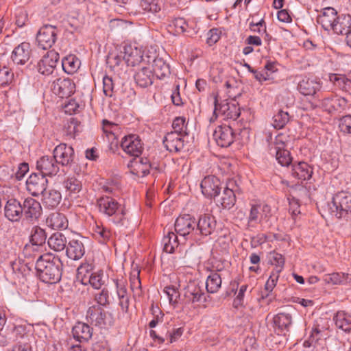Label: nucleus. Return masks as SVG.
Wrapping results in <instances>:
<instances>
[{
	"label": "nucleus",
	"instance_id": "nucleus-8",
	"mask_svg": "<svg viewBox=\"0 0 351 351\" xmlns=\"http://www.w3.org/2000/svg\"><path fill=\"white\" fill-rule=\"evenodd\" d=\"M59 30L56 25L46 24L41 27L36 34L38 47L47 50L56 42Z\"/></svg>",
	"mask_w": 351,
	"mask_h": 351
},
{
	"label": "nucleus",
	"instance_id": "nucleus-48",
	"mask_svg": "<svg viewBox=\"0 0 351 351\" xmlns=\"http://www.w3.org/2000/svg\"><path fill=\"white\" fill-rule=\"evenodd\" d=\"M43 246L37 245L36 244L29 243L26 244L23 250V254L26 258H35L38 257L39 258L40 256H43L41 254L43 252Z\"/></svg>",
	"mask_w": 351,
	"mask_h": 351
},
{
	"label": "nucleus",
	"instance_id": "nucleus-3",
	"mask_svg": "<svg viewBox=\"0 0 351 351\" xmlns=\"http://www.w3.org/2000/svg\"><path fill=\"white\" fill-rule=\"evenodd\" d=\"M239 96L241 93L233 95L231 91H229L228 97L232 99L230 101L228 99L219 100L217 96H215L213 114L210 121H214L219 116L222 117L223 119L236 120L241 114L238 103L236 102L237 97Z\"/></svg>",
	"mask_w": 351,
	"mask_h": 351
},
{
	"label": "nucleus",
	"instance_id": "nucleus-44",
	"mask_svg": "<svg viewBox=\"0 0 351 351\" xmlns=\"http://www.w3.org/2000/svg\"><path fill=\"white\" fill-rule=\"evenodd\" d=\"M329 80L335 86L343 91L348 92L351 90V80L344 75L337 73L330 74Z\"/></svg>",
	"mask_w": 351,
	"mask_h": 351
},
{
	"label": "nucleus",
	"instance_id": "nucleus-38",
	"mask_svg": "<svg viewBox=\"0 0 351 351\" xmlns=\"http://www.w3.org/2000/svg\"><path fill=\"white\" fill-rule=\"evenodd\" d=\"M152 69V73L160 80L168 77L171 73L169 64L162 58L157 57L153 60Z\"/></svg>",
	"mask_w": 351,
	"mask_h": 351
},
{
	"label": "nucleus",
	"instance_id": "nucleus-13",
	"mask_svg": "<svg viewBox=\"0 0 351 351\" xmlns=\"http://www.w3.org/2000/svg\"><path fill=\"white\" fill-rule=\"evenodd\" d=\"M36 167L40 174L45 178L55 176L60 171L59 165L53 156H43L39 158L36 161Z\"/></svg>",
	"mask_w": 351,
	"mask_h": 351
},
{
	"label": "nucleus",
	"instance_id": "nucleus-24",
	"mask_svg": "<svg viewBox=\"0 0 351 351\" xmlns=\"http://www.w3.org/2000/svg\"><path fill=\"white\" fill-rule=\"evenodd\" d=\"M30 56V44L23 42L14 49L11 54V59L16 65H24L29 61Z\"/></svg>",
	"mask_w": 351,
	"mask_h": 351
},
{
	"label": "nucleus",
	"instance_id": "nucleus-4",
	"mask_svg": "<svg viewBox=\"0 0 351 351\" xmlns=\"http://www.w3.org/2000/svg\"><path fill=\"white\" fill-rule=\"evenodd\" d=\"M287 136L282 134H278L274 141L269 144V152L275 156L278 163L283 167H288L291 164L292 158L289 151L287 149Z\"/></svg>",
	"mask_w": 351,
	"mask_h": 351
},
{
	"label": "nucleus",
	"instance_id": "nucleus-11",
	"mask_svg": "<svg viewBox=\"0 0 351 351\" xmlns=\"http://www.w3.org/2000/svg\"><path fill=\"white\" fill-rule=\"evenodd\" d=\"M53 156L58 165L63 167H71L75 157L73 148L66 143L57 145L53 151Z\"/></svg>",
	"mask_w": 351,
	"mask_h": 351
},
{
	"label": "nucleus",
	"instance_id": "nucleus-1",
	"mask_svg": "<svg viewBox=\"0 0 351 351\" xmlns=\"http://www.w3.org/2000/svg\"><path fill=\"white\" fill-rule=\"evenodd\" d=\"M62 263L54 254L47 253L37 258L35 269L39 278L45 283L53 284L60 281Z\"/></svg>",
	"mask_w": 351,
	"mask_h": 351
},
{
	"label": "nucleus",
	"instance_id": "nucleus-18",
	"mask_svg": "<svg viewBox=\"0 0 351 351\" xmlns=\"http://www.w3.org/2000/svg\"><path fill=\"white\" fill-rule=\"evenodd\" d=\"M213 138L219 146L227 147L234 142L235 133L230 125H219L213 132Z\"/></svg>",
	"mask_w": 351,
	"mask_h": 351
},
{
	"label": "nucleus",
	"instance_id": "nucleus-34",
	"mask_svg": "<svg viewBox=\"0 0 351 351\" xmlns=\"http://www.w3.org/2000/svg\"><path fill=\"white\" fill-rule=\"evenodd\" d=\"M292 176L300 180H308L313 175V168L305 162L292 165Z\"/></svg>",
	"mask_w": 351,
	"mask_h": 351
},
{
	"label": "nucleus",
	"instance_id": "nucleus-54",
	"mask_svg": "<svg viewBox=\"0 0 351 351\" xmlns=\"http://www.w3.org/2000/svg\"><path fill=\"white\" fill-rule=\"evenodd\" d=\"M79 121L75 118H71L64 126L66 135L74 138L76 134L79 132Z\"/></svg>",
	"mask_w": 351,
	"mask_h": 351
},
{
	"label": "nucleus",
	"instance_id": "nucleus-9",
	"mask_svg": "<svg viewBox=\"0 0 351 351\" xmlns=\"http://www.w3.org/2000/svg\"><path fill=\"white\" fill-rule=\"evenodd\" d=\"M92 269V265L82 264L77 268L78 277H81V281L83 285H86L89 284L93 288L99 289L104 284L103 273L101 271L90 273V271Z\"/></svg>",
	"mask_w": 351,
	"mask_h": 351
},
{
	"label": "nucleus",
	"instance_id": "nucleus-39",
	"mask_svg": "<svg viewBox=\"0 0 351 351\" xmlns=\"http://www.w3.org/2000/svg\"><path fill=\"white\" fill-rule=\"evenodd\" d=\"M47 223L53 229L64 230L68 227V220L65 215L58 212L50 214L47 219Z\"/></svg>",
	"mask_w": 351,
	"mask_h": 351
},
{
	"label": "nucleus",
	"instance_id": "nucleus-2",
	"mask_svg": "<svg viewBox=\"0 0 351 351\" xmlns=\"http://www.w3.org/2000/svg\"><path fill=\"white\" fill-rule=\"evenodd\" d=\"M99 213L108 217L109 221L117 226L128 225V219L123 205L110 196H102L97 200Z\"/></svg>",
	"mask_w": 351,
	"mask_h": 351
},
{
	"label": "nucleus",
	"instance_id": "nucleus-61",
	"mask_svg": "<svg viewBox=\"0 0 351 351\" xmlns=\"http://www.w3.org/2000/svg\"><path fill=\"white\" fill-rule=\"evenodd\" d=\"M95 234L101 243H106L112 237L111 231L108 228L99 226L96 228Z\"/></svg>",
	"mask_w": 351,
	"mask_h": 351
},
{
	"label": "nucleus",
	"instance_id": "nucleus-49",
	"mask_svg": "<svg viewBox=\"0 0 351 351\" xmlns=\"http://www.w3.org/2000/svg\"><path fill=\"white\" fill-rule=\"evenodd\" d=\"M290 116L288 112L279 110L273 117L272 125L274 128L280 130L283 128L289 121Z\"/></svg>",
	"mask_w": 351,
	"mask_h": 351
},
{
	"label": "nucleus",
	"instance_id": "nucleus-29",
	"mask_svg": "<svg viewBox=\"0 0 351 351\" xmlns=\"http://www.w3.org/2000/svg\"><path fill=\"white\" fill-rule=\"evenodd\" d=\"M337 17V12L332 7L323 9L322 14L317 18V23L320 24L325 30H330Z\"/></svg>",
	"mask_w": 351,
	"mask_h": 351
},
{
	"label": "nucleus",
	"instance_id": "nucleus-32",
	"mask_svg": "<svg viewBox=\"0 0 351 351\" xmlns=\"http://www.w3.org/2000/svg\"><path fill=\"white\" fill-rule=\"evenodd\" d=\"M326 332L324 330H321L317 327L313 328L308 339L304 341L305 346L310 347L311 346L317 348L321 346L323 349L326 344Z\"/></svg>",
	"mask_w": 351,
	"mask_h": 351
},
{
	"label": "nucleus",
	"instance_id": "nucleus-33",
	"mask_svg": "<svg viewBox=\"0 0 351 351\" xmlns=\"http://www.w3.org/2000/svg\"><path fill=\"white\" fill-rule=\"evenodd\" d=\"M331 29L337 34L346 35L351 29V15L341 14L337 16Z\"/></svg>",
	"mask_w": 351,
	"mask_h": 351
},
{
	"label": "nucleus",
	"instance_id": "nucleus-52",
	"mask_svg": "<svg viewBox=\"0 0 351 351\" xmlns=\"http://www.w3.org/2000/svg\"><path fill=\"white\" fill-rule=\"evenodd\" d=\"M173 131L171 132L179 133V134L187 136V123L184 117H178L174 119L172 123Z\"/></svg>",
	"mask_w": 351,
	"mask_h": 351
},
{
	"label": "nucleus",
	"instance_id": "nucleus-22",
	"mask_svg": "<svg viewBox=\"0 0 351 351\" xmlns=\"http://www.w3.org/2000/svg\"><path fill=\"white\" fill-rule=\"evenodd\" d=\"M5 217L12 222H19L23 217L22 202L19 199L9 198L4 206Z\"/></svg>",
	"mask_w": 351,
	"mask_h": 351
},
{
	"label": "nucleus",
	"instance_id": "nucleus-45",
	"mask_svg": "<svg viewBox=\"0 0 351 351\" xmlns=\"http://www.w3.org/2000/svg\"><path fill=\"white\" fill-rule=\"evenodd\" d=\"M221 278L220 275L216 272H211L207 277L206 281V289L208 293H215L221 287Z\"/></svg>",
	"mask_w": 351,
	"mask_h": 351
},
{
	"label": "nucleus",
	"instance_id": "nucleus-26",
	"mask_svg": "<svg viewBox=\"0 0 351 351\" xmlns=\"http://www.w3.org/2000/svg\"><path fill=\"white\" fill-rule=\"evenodd\" d=\"M184 135L176 132H169L165 137L163 144L170 152H178L181 151L184 145Z\"/></svg>",
	"mask_w": 351,
	"mask_h": 351
},
{
	"label": "nucleus",
	"instance_id": "nucleus-63",
	"mask_svg": "<svg viewBox=\"0 0 351 351\" xmlns=\"http://www.w3.org/2000/svg\"><path fill=\"white\" fill-rule=\"evenodd\" d=\"M114 82L112 77L104 76L103 77V91L106 96L112 97L114 92Z\"/></svg>",
	"mask_w": 351,
	"mask_h": 351
},
{
	"label": "nucleus",
	"instance_id": "nucleus-36",
	"mask_svg": "<svg viewBox=\"0 0 351 351\" xmlns=\"http://www.w3.org/2000/svg\"><path fill=\"white\" fill-rule=\"evenodd\" d=\"M269 210V207L267 205H252L247 217L248 225L252 227L256 226L263 217V213Z\"/></svg>",
	"mask_w": 351,
	"mask_h": 351
},
{
	"label": "nucleus",
	"instance_id": "nucleus-60",
	"mask_svg": "<svg viewBox=\"0 0 351 351\" xmlns=\"http://www.w3.org/2000/svg\"><path fill=\"white\" fill-rule=\"evenodd\" d=\"M339 128L344 134H351V114L342 117L339 120Z\"/></svg>",
	"mask_w": 351,
	"mask_h": 351
},
{
	"label": "nucleus",
	"instance_id": "nucleus-10",
	"mask_svg": "<svg viewBox=\"0 0 351 351\" xmlns=\"http://www.w3.org/2000/svg\"><path fill=\"white\" fill-rule=\"evenodd\" d=\"M197 221L189 215L179 216L175 222V230L178 234L183 237H189L195 239Z\"/></svg>",
	"mask_w": 351,
	"mask_h": 351
},
{
	"label": "nucleus",
	"instance_id": "nucleus-30",
	"mask_svg": "<svg viewBox=\"0 0 351 351\" xmlns=\"http://www.w3.org/2000/svg\"><path fill=\"white\" fill-rule=\"evenodd\" d=\"M123 53L125 63L128 66H134L145 61L143 58V51L137 47H134L131 45L126 46L124 47Z\"/></svg>",
	"mask_w": 351,
	"mask_h": 351
},
{
	"label": "nucleus",
	"instance_id": "nucleus-37",
	"mask_svg": "<svg viewBox=\"0 0 351 351\" xmlns=\"http://www.w3.org/2000/svg\"><path fill=\"white\" fill-rule=\"evenodd\" d=\"M134 78L138 86L145 88L152 84L154 74L149 68L143 66L135 73Z\"/></svg>",
	"mask_w": 351,
	"mask_h": 351
},
{
	"label": "nucleus",
	"instance_id": "nucleus-59",
	"mask_svg": "<svg viewBox=\"0 0 351 351\" xmlns=\"http://www.w3.org/2000/svg\"><path fill=\"white\" fill-rule=\"evenodd\" d=\"M110 293L107 289H103L94 295V299L99 306H107L109 305Z\"/></svg>",
	"mask_w": 351,
	"mask_h": 351
},
{
	"label": "nucleus",
	"instance_id": "nucleus-53",
	"mask_svg": "<svg viewBox=\"0 0 351 351\" xmlns=\"http://www.w3.org/2000/svg\"><path fill=\"white\" fill-rule=\"evenodd\" d=\"M139 271H133L130 276V287L134 295L141 296V282L139 277Z\"/></svg>",
	"mask_w": 351,
	"mask_h": 351
},
{
	"label": "nucleus",
	"instance_id": "nucleus-41",
	"mask_svg": "<svg viewBox=\"0 0 351 351\" xmlns=\"http://www.w3.org/2000/svg\"><path fill=\"white\" fill-rule=\"evenodd\" d=\"M335 325L346 332H351V315L345 311H338L333 317Z\"/></svg>",
	"mask_w": 351,
	"mask_h": 351
},
{
	"label": "nucleus",
	"instance_id": "nucleus-5",
	"mask_svg": "<svg viewBox=\"0 0 351 351\" xmlns=\"http://www.w3.org/2000/svg\"><path fill=\"white\" fill-rule=\"evenodd\" d=\"M86 319L90 324L101 328L111 326L114 323L112 314L95 304L88 308Z\"/></svg>",
	"mask_w": 351,
	"mask_h": 351
},
{
	"label": "nucleus",
	"instance_id": "nucleus-20",
	"mask_svg": "<svg viewBox=\"0 0 351 351\" xmlns=\"http://www.w3.org/2000/svg\"><path fill=\"white\" fill-rule=\"evenodd\" d=\"M84 240L85 238L77 236L68 241L65 249L68 258L73 261H78L84 256L86 252Z\"/></svg>",
	"mask_w": 351,
	"mask_h": 351
},
{
	"label": "nucleus",
	"instance_id": "nucleus-55",
	"mask_svg": "<svg viewBox=\"0 0 351 351\" xmlns=\"http://www.w3.org/2000/svg\"><path fill=\"white\" fill-rule=\"evenodd\" d=\"M14 79V73L6 66L0 68V86H5L10 84Z\"/></svg>",
	"mask_w": 351,
	"mask_h": 351
},
{
	"label": "nucleus",
	"instance_id": "nucleus-42",
	"mask_svg": "<svg viewBox=\"0 0 351 351\" xmlns=\"http://www.w3.org/2000/svg\"><path fill=\"white\" fill-rule=\"evenodd\" d=\"M81 62L75 55L70 54L62 60V67L68 74L75 73L80 68Z\"/></svg>",
	"mask_w": 351,
	"mask_h": 351
},
{
	"label": "nucleus",
	"instance_id": "nucleus-21",
	"mask_svg": "<svg viewBox=\"0 0 351 351\" xmlns=\"http://www.w3.org/2000/svg\"><path fill=\"white\" fill-rule=\"evenodd\" d=\"M23 217L26 220L34 221L42 214V206L39 202L32 197H27L22 202Z\"/></svg>",
	"mask_w": 351,
	"mask_h": 351
},
{
	"label": "nucleus",
	"instance_id": "nucleus-51",
	"mask_svg": "<svg viewBox=\"0 0 351 351\" xmlns=\"http://www.w3.org/2000/svg\"><path fill=\"white\" fill-rule=\"evenodd\" d=\"M164 251L167 253H173L175 247H178V236L173 232H169L162 239Z\"/></svg>",
	"mask_w": 351,
	"mask_h": 351
},
{
	"label": "nucleus",
	"instance_id": "nucleus-57",
	"mask_svg": "<svg viewBox=\"0 0 351 351\" xmlns=\"http://www.w3.org/2000/svg\"><path fill=\"white\" fill-rule=\"evenodd\" d=\"M139 5L145 11L156 13L160 10V6L156 0H138Z\"/></svg>",
	"mask_w": 351,
	"mask_h": 351
},
{
	"label": "nucleus",
	"instance_id": "nucleus-7",
	"mask_svg": "<svg viewBox=\"0 0 351 351\" xmlns=\"http://www.w3.org/2000/svg\"><path fill=\"white\" fill-rule=\"evenodd\" d=\"M223 189V192L217 202L221 208L230 209L235 204L237 195L241 193V189L237 181L234 179L228 180Z\"/></svg>",
	"mask_w": 351,
	"mask_h": 351
},
{
	"label": "nucleus",
	"instance_id": "nucleus-27",
	"mask_svg": "<svg viewBox=\"0 0 351 351\" xmlns=\"http://www.w3.org/2000/svg\"><path fill=\"white\" fill-rule=\"evenodd\" d=\"M274 326L276 332L278 335H285L289 331L292 324V316L289 313H279L273 318Z\"/></svg>",
	"mask_w": 351,
	"mask_h": 351
},
{
	"label": "nucleus",
	"instance_id": "nucleus-17",
	"mask_svg": "<svg viewBox=\"0 0 351 351\" xmlns=\"http://www.w3.org/2000/svg\"><path fill=\"white\" fill-rule=\"evenodd\" d=\"M52 92L61 98L69 97L75 91V84L71 79L58 78L51 86Z\"/></svg>",
	"mask_w": 351,
	"mask_h": 351
},
{
	"label": "nucleus",
	"instance_id": "nucleus-28",
	"mask_svg": "<svg viewBox=\"0 0 351 351\" xmlns=\"http://www.w3.org/2000/svg\"><path fill=\"white\" fill-rule=\"evenodd\" d=\"M184 297L191 303H204L206 295L201 287L196 283H190L185 289Z\"/></svg>",
	"mask_w": 351,
	"mask_h": 351
},
{
	"label": "nucleus",
	"instance_id": "nucleus-58",
	"mask_svg": "<svg viewBox=\"0 0 351 351\" xmlns=\"http://www.w3.org/2000/svg\"><path fill=\"white\" fill-rule=\"evenodd\" d=\"M117 293L119 300V305L120 306L122 311L128 313L130 304V296L128 293L127 289L117 291Z\"/></svg>",
	"mask_w": 351,
	"mask_h": 351
},
{
	"label": "nucleus",
	"instance_id": "nucleus-40",
	"mask_svg": "<svg viewBox=\"0 0 351 351\" xmlns=\"http://www.w3.org/2000/svg\"><path fill=\"white\" fill-rule=\"evenodd\" d=\"M67 243L66 237L61 232L53 233L47 241L49 247L56 252H61L65 250Z\"/></svg>",
	"mask_w": 351,
	"mask_h": 351
},
{
	"label": "nucleus",
	"instance_id": "nucleus-62",
	"mask_svg": "<svg viewBox=\"0 0 351 351\" xmlns=\"http://www.w3.org/2000/svg\"><path fill=\"white\" fill-rule=\"evenodd\" d=\"M170 27H173L178 34L183 33L187 31L189 27L188 23L183 18H176L171 21Z\"/></svg>",
	"mask_w": 351,
	"mask_h": 351
},
{
	"label": "nucleus",
	"instance_id": "nucleus-35",
	"mask_svg": "<svg viewBox=\"0 0 351 351\" xmlns=\"http://www.w3.org/2000/svg\"><path fill=\"white\" fill-rule=\"evenodd\" d=\"M42 202L45 207L49 208H56L62 200V195L58 190L50 189L43 192Z\"/></svg>",
	"mask_w": 351,
	"mask_h": 351
},
{
	"label": "nucleus",
	"instance_id": "nucleus-56",
	"mask_svg": "<svg viewBox=\"0 0 351 351\" xmlns=\"http://www.w3.org/2000/svg\"><path fill=\"white\" fill-rule=\"evenodd\" d=\"M10 335L12 339V342L14 341H21V339H25V328L23 326H15V325H10Z\"/></svg>",
	"mask_w": 351,
	"mask_h": 351
},
{
	"label": "nucleus",
	"instance_id": "nucleus-25",
	"mask_svg": "<svg viewBox=\"0 0 351 351\" xmlns=\"http://www.w3.org/2000/svg\"><path fill=\"white\" fill-rule=\"evenodd\" d=\"M322 88L319 80L307 77H303L298 84L299 92L306 96H314Z\"/></svg>",
	"mask_w": 351,
	"mask_h": 351
},
{
	"label": "nucleus",
	"instance_id": "nucleus-12",
	"mask_svg": "<svg viewBox=\"0 0 351 351\" xmlns=\"http://www.w3.org/2000/svg\"><path fill=\"white\" fill-rule=\"evenodd\" d=\"M348 101L337 95H330L321 100V105L330 114L341 113L348 108Z\"/></svg>",
	"mask_w": 351,
	"mask_h": 351
},
{
	"label": "nucleus",
	"instance_id": "nucleus-47",
	"mask_svg": "<svg viewBox=\"0 0 351 351\" xmlns=\"http://www.w3.org/2000/svg\"><path fill=\"white\" fill-rule=\"evenodd\" d=\"M125 62L124 53H110L106 58V64L112 70H115Z\"/></svg>",
	"mask_w": 351,
	"mask_h": 351
},
{
	"label": "nucleus",
	"instance_id": "nucleus-23",
	"mask_svg": "<svg viewBox=\"0 0 351 351\" xmlns=\"http://www.w3.org/2000/svg\"><path fill=\"white\" fill-rule=\"evenodd\" d=\"M216 228V220L214 216L209 214L202 215L197 222L195 233L198 235L208 236L211 234Z\"/></svg>",
	"mask_w": 351,
	"mask_h": 351
},
{
	"label": "nucleus",
	"instance_id": "nucleus-31",
	"mask_svg": "<svg viewBox=\"0 0 351 351\" xmlns=\"http://www.w3.org/2000/svg\"><path fill=\"white\" fill-rule=\"evenodd\" d=\"M74 339L80 342H86L93 336V328L88 324L77 323L72 329Z\"/></svg>",
	"mask_w": 351,
	"mask_h": 351
},
{
	"label": "nucleus",
	"instance_id": "nucleus-16",
	"mask_svg": "<svg viewBox=\"0 0 351 351\" xmlns=\"http://www.w3.org/2000/svg\"><path fill=\"white\" fill-rule=\"evenodd\" d=\"M59 53L54 50L49 51L37 65L38 71L44 75H49L54 72L59 61Z\"/></svg>",
	"mask_w": 351,
	"mask_h": 351
},
{
	"label": "nucleus",
	"instance_id": "nucleus-6",
	"mask_svg": "<svg viewBox=\"0 0 351 351\" xmlns=\"http://www.w3.org/2000/svg\"><path fill=\"white\" fill-rule=\"evenodd\" d=\"M330 210L338 219L346 217L351 211V194L345 191L336 193L332 197Z\"/></svg>",
	"mask_w": 351,
	"mask_h": 351
},
{
	"label": "nucleus",
	"instance_id": "nucleus-19",
	"mask_svg": "<svg viewBox=\"0 0 351 351\" xmlns=\"http://www.w3.org/2000/svg\"><path fill=\"white\" fill-rule=\"evenodd\" d=\"M121 147L125 153L134 157L140 156L143 149L141 140L136 134L124 136L121 140Z\"/></svg>",
	"mask_w": 351,
	"mask_h": 351
},
{
	"label": "nucleus",
	"instance_id": "nucleus-46",
	"mask_svg": "<svg viewBox=\"0 0 351 351\" xmlns=\"http://www.w3.org/2000/svg\"><path fill=\"white\" fill-rule=\"evenodd\" d=\"M47 235L45 231L39 226H34L31 231L29 242L37 245L43 246L45 243Z\"/></svg>",
	"mask_w": 351,
	"mask_h": 351
},
{
	"label": "nucleus",
	"instance_id": "nucleus-64",
	"mask_svg": "<svg viewBox=\"0 0 351 351\" xmlns=\"http://www.w3.org/2000/svg\"><path fill=\"white\" fill-rule=\"evenodd\" d=\"M102 128L107 136H112L114 137V132L118 129V125L113 122L104 119L102 121Z\"/></svg>",
	"mask_w": 351,
	"mask_h": 351
},
{
	"label": "nucleus",
	"instance_id": "nucleus-50",
	"mask_svg": "<svg viewBox=\"0 0 351 351\" xmlns=\"http://www.w3.org/2000/svg\"><path fill=\"white\" fill-rule=\"evenodd\" d=\"M64 188L70 195H76L81 191L82 184L81 182L74 177L68 178L63 183Z\"/></svg>",
	"mask_w": 351,
	"mask_h": 351
},
{
	"label": "nucleus",
	"instance_id": "nucleus-15",
	"mask_svg": "<svg viewBox=\"0 0 351 351\" xmlns=\"http://www.w3.org/2000/svg\"><path fill=\"white\" fill-rule=\"evenodd\" d=\"M221 184L219 179L216 176H206L201 182L202 193L207 198L215 199L220 195L222 189Z\"/></svg>",
	"mask_w": 351,
	"mask_h": 351
},
{
	"label": "nucleus",
	"instance_id": "nucleus-43",
	"mask_svg": "<svg viewBox=\"0 0 351 351\" xmlns=\"http://www.w3.org/2000/svg\"><path fill=\"white\" fill-rule=\"evenodd\" d=\"M324 281L327 284L331 285H341V284H350L351 278L350 275L346 273H332L326 274L323 278Z\"/></svg>",
	"mask_w": 351,
	"mask_h": 351
},
{
	"label": "nucleus",
	"instance_id": "nucleus-14",
	"mask_svg": "<svg viewBox=\"0 0 351 351\" xmlns=\"http://www.w3.org/2000/svg\"><path fill=\"white\" fill-rule=\"evenodd\" d=\"M48 180L40 173H32L26 180L27 191L34 197L43 193L47 186Z\"/></svg>",
	"mask_w": 351,
	"mask_h": 351
}]
</instances>
